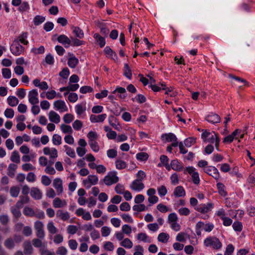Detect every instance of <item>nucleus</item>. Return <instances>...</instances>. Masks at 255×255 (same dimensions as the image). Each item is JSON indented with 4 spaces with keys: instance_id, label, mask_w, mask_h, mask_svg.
Returning a JSON list of instances; mask_svg holds the SVG:
<instances>
[{
    "instance_id": "36",
    "label": "nucleus",
    "mask_w": 255,
    "mask_h": 255,
    "mask_svg": "<svg viewBox=\"0 0 255 255\" xmlns=\"http://www.w3.org/2000/svg\"><path fill=\"white\" fill-rule=\"evenodd\" d=\"M120 245L126 249H130L133 247V243L129 239L126 238L120 242Z\"/></svg>"
},
{
    "instance_id": "47",
    "label": "nucleus",
    "mask_w": 255,
    "mask_h": 255,
    "mask_svg": "<svg viewBox=\"0 0 255 255\" xmlns=\"http://www.w3.org/2000/svg\"><path fill=\"white\" fill-rule=\"evenodd\" d=\"M124 75L128 79H131L132 77V73L131 70L127 64H125L124 69Z\"/></svg>"
},
{
    "instance_id": "29",
    "label": "nucleus",
    "mask_w": 255,
    "mask_h": 255,
    "mask_svg": "<svg viewBox=\"0 0 255 255\" xmlns=\"http://www.w3.org/2000/svg\"><path fill=\"white\" fill-rule=\"evenodd\" d=\"M56 216L64 221H67L70 218L69 213L61 210H59L57 211Z\"/></svg>"
},
{
    "instance_id": "34",
    "label": "nucleus",
    "mask_w": 255,
    "mask_h": 255,
    "mask_svg": "<svg viewBox=\"0 0 255 255\" xmlns=\"http://www.w3.org/2000/svg\"><path fill=\"white\" fill-rule=\"evenodd\" d=\"M104 52L108 57L111 58L115 61L118 60V56L117 54L114 52L109 47H106L104 49Z\"/></svg>"
},
{
    "instance_id": "57",
    "label": "nucleus",
    "mask_w": 255,
    "mask_h": 255,
    "mask_svg": "<svg viewBox=\"0 0 255 255\" xmlns=\"http://www.w3.org/2000/svg\"><path fill=\"white\" fill-rule=\"evenodd\" d=\"M122 231L125 234L130 236L132 232L131 227L128 225L125 224L122 227Z\"/></svg>"
},
{
    "instance_id": "16",
    "label": "nucleus",
    "mask_w": 255,
    "mask_h": 255,
    "mask_svg": "<svg viewBox=\"0 0 255 255\" xmlns=\"http://www.w3.org/2000/svg\"><path fill=\"white\" fill-rule=\"evenodd\" d=\"M54 108L59 112H65L68 111V107L64 101L59 100L53 103Z\"/></svg>"
},
{
    "instance_id": "21",
    "label": "nucleus",
    "mask_w": 255,
    "mask_h": 255,
    "mask_svg": "<svg viewBox=\"0 0 255 255\" xmlns=\"http://www.w3.org/2000/svg\"><path fill=\"white\" fill-rule=\"evenodd\" d=\"M106 114H103L99 115H91L90 117V120L91 123H102L107 118Z\"/></svg>"
},
{
    "instance_id": "28",
    "label": "nucleus",
    "mask_w": 255,
    "mask_h": 255,
    "mask_svg": "<svg viewBox=\"0 0 255 255\" xmlns=\"http://www.w3.org/2000/svg\"><path fill=\"white\" fill-rule=\"evenodd\" d=\"M206 120L209 123L215 124L219 123L220 118L218 115L212 113L206 117Z\"/></svg>"
},
{
    "instance_id": "10",
    "label": "nucleus",
    "mask_w": 255,
    "mask_h": 255,
    "mask_svg": "<svg viewBox=\"0 0 255 255\" xmlns=\"http://www.w3.org/2000/svg\"><path fill=\"white\" fill-rule=\"evenodd\" d=\"M214 208V204L209 202L207 204H201L196 207L195 209L202 214H206L211 211Z\"/></svg>"
},
{
    "instance_id": "30",
    "label": "nucleus",
    "mask_w": 255,
    "mask_h": 255,
    "mask_svg": "<svg viewBox=\"0 0 255 255\" xmlns=\"http://www.w3.org/2000/svg\"><path fill=\"white\" fill-rule=\"evenodd\" d=\"M67 205L65 200H61L59 198H56L53 201V207L55 208H62Z\"/></svg>"
},
{
    "instance_id": "64",
    "label": "nucleus",
    "mask_w": 255,
    "mask_h": 255,
    "mask_svg": "<svg viewBox=\"0 0 255 255\" xmlns=\"http://www.w3.org/2000/svg\"><path fill=\"white\" fill-rule=\"evenodd\" d=\"M235 250V248L232 244H229L226 248L224 255H232Z\"/></svg>"
},
{
    "instance_id": "14",
    "label": "nucleus",
    "mask_w": 255,
    "mask_h": 255,
    "mask_svg": "<svg viewBox=\"0 0 255 255\" xmlns=\"http://www.w3.org/2000/svg\"><path fill=\"white\" fill-rule=\"evenodd\" d=\"M204 171L208 175L212 176L216 180L220 177L219 172L218 169L214 166H208L204 168Z\"/></svg>"
},
{
    "instance_id": "53",
    "label": "nucleus",
    "mask_w": 255,
    "mask_h": 255,
    "mask_svg": "<svg viewBox=\"0 0 255 255\" xmlns=\"http://www.w3.org/2000/svg\"><path fill=\"white\" fill-rule=\"evenodd\" d=\"M89 145L92 150L95 152H98L100 150V146L97 140L89 142Z\"/></svg>"
},
{
    "instance_id": "38",
    "label": "nucleus",
    "mask_w": 255,
    "mask_h": 255,
    "mask_svg": "<svg viewBox=\"0 0 255 255\" xmlns=\"http://www.w3.org/2000/svg\"><path fill=\"white\" fill-rule=\"evenodd\" d=\"M169 238L170 236L168 234L166 233H161L158 235L157 240L159 242L166 243L168 241Z\"/></svg>"
},
{
    "instance_id": "63",
    "label": "nucleus",
    "mask_w": 255,
    "mask_h": 255,
    "mask_svg": "<svg viewBox=\"0 0 255 255\" xmlns=\"http://www.w3.org/2000/svg\"><path fill=\"white\" fill-rule=\"evenodd\" d=\"M73 32L75 35L79 38H82L84 37L83 30L78 27H75L74 28Z\"/></svg>"
},
{
    "instance_id": "11",
    "label": "nucleus",
    "mask_w": 255,
    "mask_h": 255,
    "mask_svg": "<svg viewBox=\"0 0 255 255\" xmlns=\"http://www.w3.org/2000/svg\"><path fill=\"white\" fill-rule=\"evenodd\" d=\"M34 228L36 231V236L40 239H44L45 233L44 231V225L41 221H36L34 224Z\"/></svg>"
},
{
    "instance_id": "45",
    "label": "nucleus",
    "mask_w": 255,
    "mask_h": 255,
    "mask_svg": "<svg viewBox=\"0 0 255 255\" xmlns=\"http://www.w3.org/2000/svg\"><path fill=\"white\" fill-rule=\"evenodd\" d=\"M8 105L11 107L16 106L19 103L18 99L14 96H9L7 99Z\"/></svg>"
},
{
    "instance_id": "39",
    "label": "nucleus",
    "mask_w": 255,
    "mask_h": 255,
    "mask_svg": "<svg viewBox=\"0 0 255 255\" xmlns=\"http://www.w3.org/2000/svg\"><path fill=\"white\" fill-rule=\"evenodd\" d=\"M94 38L99 43L101 47H104L106 44V41L104 37H102L99 34L95 33L93 35Z\"/></svg>"
},
{
    "instance_id": "37",
    "label": "nucleus",
    "mask_w": 255,
    "mask_h": 255,
    "mask_svg": "<svg viewBox=\"0 0 255 255\" xmlns=\"http://www.w3.org/2000/svg\"><path fill=\"white\" fill-rule=\"evenodd\" d=\"M27 32H22L21 33L16 39L14 40L18 41V43L20 42L23 45H27L28 43V41L27 40Z\"/></svg>"
},
{
    "instance_id": "61",
    "label": "nucleus",
    "mask_w": 255,
    "mask_h": 255,
    "mask_svg": "<svg viewBox=\"0 0 255 255\" xmlns=\"http://www.w3.org/2000/svg\"><path fill=\"white\" fill-rule=\"evenodd\" d=\"M31 52L34 54H42L45 52V48L43 46H40L38 48L33 47L31 49Z\"/></svg>"
},
{
    "instance_id": "62",
    "label": "nucleus",
    "mask_w": 255,
    "mask_h": 255,
    "mask_svg": "<svg viewBox=\"0 0 255 255\" xmlns=\"http://www.w3.org/2000/svg\"><path fill=\"white\" fill-rule=\"evenodd\" d=\"M215 216H217V217H219L221 220H222L223 218L226 217V212L225 210L221 208L216 211L215 213Z\"/></svg>"
},
{
    "instance_id": "1",
    "label": "nucleus",
    "mask_w": 255,
    "mask_h": 255,
    "mask_svg": "<svg viewBox=\"0 0 255 255\" xmlns=\"http://www.w3.org/2000/svg\"><path fill=\"white\" fill-rule=\"evenodd\" d=\"M201 138L204 142L214 144L217 150H219L220 139L218 135L213 131L205 130L201 134Z\"/></svg>"
},
{
    "instance_id": "6",
    "label": "nucleus",
    "mask_w": 255,
    "mask_h": 255,
    "mask_svg": "<svg viewBox=\"0 0 255 255\" xmlns=\"http://www.w3.org/2000/svg\"><path fill=\"white\" fill-rule=\"evenodd\" d=\"M186 172L189 173L192 177L193 182L195 184H198L200 183V177L199 173L196 171V169L193 166H188L186 168L184 173L185 174Z\"/></svg>"
},
{
    "instance_id": "50",
    "label": "nucleus",
    "mask_w": 255,
    "mask_h": 255,
    "mask_svg": "<svg viewBox=\"0 0 255 255\" xmlns=\"http://www.w3.org/2000/svg\"><path fill=\"white\" fill-rule=\"evenodd\" d=\"M64 148H65L66 153L67 155L69 156L72 158H74L76 156L75 152L74 150L71 147L68 146V145H65L64 146Z\"/></svg>"
},
{
    "instance_id": "9",
    "label": "nucleus",
    "mask_w": 255,
    "mask_h": 255,
    "mask_svg": "<svg viewBox=\"0 0 255 255\" xmlns=\"http://www.w3.org/2000/svg\"><path fill=\"white\" fill-rule=\"evenodd\" d=\"M99 178L97 175H89L87 178L83 181V185L87 188H90L92 185L97 184Z\"/></svg>"
},
{
    "instance_id": "55",
    "label": "nucleus",
    "mask_w": 255,
    "mask_h": 255,
    "mask_svg": "<svg viewBox=\"0 0 255 255\" xmlns=\"http://www.w3.org/2000/svg\"><path fill=\"white\" fill-rule=\"evenodd\" d=\"M177 212L180 215L185 216H187L189 215V214L191 213L189 209H188V208H186V207L180 208L178 210Z\"/></svg>"
},
{
    "instance_id": "58",
    "label": "nucleus",
    "mask_w": 255,
    "mask_h": 255,
    "mask_svg": "<svg viewBox=\"0 0 255 255\" xmlns=\"http://www.w3.org/2000/svg\"><path fill=\"white\" fill-rule=\"evenodd\" d=\"M104 248L107 251H113L115 249V246L113 243L111 242H105L104 243Z\"/></svg>"
},
{
    "instance_id": "51",
    "label": "nucleus",
    "mask_w": 255,
    "mask_h": 255,
    "mask_svg": "<svg viewBox=\"0 0 255 255\" xmlns=\"http://www.w3.org/2000/svg\"><path fill=\"white\" fill-rule=\"evenodd\" d=\"M87 136L89 139V142L97 140V138H98V133L96 132L93 131H89Z\"/></svg>"
},
{
    "instance_id": "26",
    "label": "nucleus",
    "mask_w": 255,
    "mask_h": 255,
    "mask_svg": "<svg viewBox=\"0 0 255 255\" xmlns=\"http://www.w3.org/2000/svg\"><path fill=\"white\" fill-rule=\"evenodd\" d=\"M136 239L139 242L150 243L152 242L151 238L144 233H140L137 235Z\"/></svg>"
},
{
    "instance_id": "13",
    "label": "nucleus",
    "mask_w": 255,
    "mask_h": 255,
    "mask_svg": "<svg viewBox=\"0 0 255 255\" xmlns=\"http://www.w3.org/2000/svg\"><path fill=\"white\" fill-rule=\"evenodd\" d=\"M28 102L31 105H36L39 103L38 93L37 90L33 89L28 94Z\"/></svg>"
},
{
    "instance_id": "32",
    "label": "nucleus",
    "mask_w": 255,
    "mask_h": 255,
    "mask_svg": "<svg viewBox=\"0 0 255 255\" xmlns=\"http://www.w3.org/2000/svg\"><path fill=\"white\" fill-rule=\"evenodd\" d=\"M171 168L173 170H175L176 171H181L183 166L182 165V163L180 162L177 159H174L172 160L171 161Z\"/></svg>"
},
{
    "instance_id": "46",
    "label": "nucleus",
    "mask_w": 255,
    "mask_h": 255,
    "mask_svg": "<svg viewBox=\"0 0 255 255\" xmlns=\"http://www.w3.org/2000/svg\"><path fill=\"white\" fill-rule=\"evenodd\" d=\"M10 160L16 163L20 162V156L17 151L14 150L11 153Z\"/></svg>"
},
{
    "instance_id": "60",
    "label": "nucleus",
    "mask_w": 255,
    "mask_h": 255,
    "mask_svg": "<svg viewBox=\"0 0 255 255\" xmlns=\"http://www.w3.org/2000/svg\"><path fill=\"white\" fill-rule=\"evenodd\" d=\"M133 255H143L144 249L140 245H136L134 247Z\"/></svg>"
},
{
    "instance_id": "27",
    "label": "nucleus",
    "mask_w": 255,
    "mask_h": 255,
    "mask_svg": "<svg viewBox=\"0 0 255 255\" xmlns=\"http://www.w3.org/2000/svg\"><path fill=\"white\" fill-rule=\"evenodd\" d=\"M78 59L73 54H69L68 65L70 67L75 68L78 64Z\"/></svg>"
},
{
    "instance_id": "4",
    "label": "nucleus",
    "mask_w": 255,
    "mask_h": 255,
    "mask_svg": "<svg viewBox=\"0 0 255 255\" xmlns=\"http://www.w3.org/2000/svg\"><path fill=\"white\" fill-rule=\"evenodd\" d=\"M178 221V218L175 213H172L168 215L167 222L170 225V228L176 232L179 231L181 229V226Z\"/></svg>"
},
{
    "instance_id": "48",
    "label": "nucleus",
    "mask_w": 255,
    "mask_h": 255,
    "mask_svg": "<svg viewBox=\"0 0 255 255\" xmlns=\"http://www.w3.org/2000/svg\"><path fill=\"white\" fill-rule=\"evenodd\" d=\"M52 141L54 145H59L62 143V137L57 134H54L52 136Z\"/></svg>"
},
{
    "instance_id": "15",
    "label": "nucleus",
    "mask_w": 255,
    "mask_h": 255,
    "mask_svg": "<svg viewBox=\"0 0 255 255\" xmlns=\"http://www.w3.org/2000/svg\"><path fill=\"white\" fill-rule=\"evenodd\" d=\"M43 152L44 154L49 156L51 160L54 159L58 157V151L55 148L45 147L43 149Z\"/></svg>"
},
{
    "instance_id": "42",
    "label": "nucleus",
    "mask_w": 255,
    "mask_h": 255,
    "mask_svg": "<svg viewBox=\"0 0 255 255\" xmlns=\"http://www.w3.org/2000/svg\"><path fill=\"white\" fill-rule=\"evenodd\" d=\"M47 229L49 233L51 234H56L58 229L55 226L54 223L52 221H49L47 224Z\"/></svg>"
},
{
    "instance_id": "2",
    "label": "nucleus",
    "mask_w": 255,
    "mask_h": 255,
    "mask_svg": "<svg viewBox=\"0 0 255 255\" xmlns=\"http://www.w3.org/2000/svg\"><path fill=\"white\" fill-rule=\"evenodd\" d=\"M204 245L206 247L212 248L215 250H219L222 248V244L221 241L214 236L206 238L204 241Z\"/></svg>"
},
{
    "instance_id": "54",
    "label": "nucleus",
    "mask_w": 255,
    "mask_h": 255,
    "mask_svg": "<svg viewBox=\"0 0 255 255\" xmlns=\"http://www.w3.org/2000/svg\"><path fill=\"white\" fill-rule=\"evenodd\" d=\"M45 20V17L41 15H36L33 18V23L35 25H38L43 23Z\"/></svg>"
},
{
    "instance_id": "8",
    "label": "nucleus",
    "mask_w": 255,
    "mask_h": 255,
    "mask_svg": "<svg viewBox=\"0 0 255 255\" xmlns=\"http://www.w3.org/2000/svg\"><path fill=\"white\" fill-rule=\"evenodd\" d=\"M10 50L12 54L18 56L24 51V48L18 43V41L14 40L10 46Z\"/></svg>"
},
{
    "instance_id": "20",
    "label": "nucleus",
    "mask_w": 255,
    "mask_h": 255,
    "mask_svg": "<svg viewBox=\"0 0 255 255\" xmlns=\"http://www.w3.org/2000/svg\"><path fill=\"white\" fill-rule=\"evenodd\" d=\"M53 186L56 190L58 194H61L63 192V182L60 178H56L54 179L53 182Z\"/></svg>"
},
{
    "instance_id": "35",
    "label": "nucleus",
    "mask_w": 255,
    "mask_h": 255,
    "mask_svg": "<svg viewBox=\"0 0 255 255\" xmlns=\"http://www.w3.org/2000/svg\"><path fill=\"white\" fill-rule=\"evenodd\" d=\"M45 96L48 100H52L55 98H61L62 96L59 93H57L54 90H50L47 91L45 93Z\"/></svg>"
},
{
    "instance_id": "31",
    "label": "nucleus",
    "mask_w": 255,
    "mask_h": 255,
    "mask_svg": "<svg viewBox=\"0 0 255 255\" xmlns=\"http://www.w3.org/2000/svg\"><path fill=\"white\" fill-rule=\"evenodd\" d=\"M31 196L35 199L38 200L42 197V193L41 191L37 188L33 187L30 191Z\"/></svg>"
},
{
    "instance_id": "17",
    "label": "nucleus",
    "mask_w": 255,
    "mask_h": 255,
    "mask_svg": "<svg viewBox=\"0 0 255 255\" xmlns=\"http://www.w3.org/2000/svg\"><path fill=\"white\" fill-rule=\"evenodd\" d=\"M75 112L78 117L83 118L86 110V104L85 102L77 104L75 107Z\"/></svg>"
},
{
    "instance_id": "41",
    "label": "nucleus",
    "mask_w": 255,
    "mask_h": 255,
    "mask_svg": "<svg viewBox=\"0 0 255 255\" xmlns=\"http://www.w3.org/2000/svg\"><path fill=\"white\" fill-rule=\"evenodd\" d=\"M17 168V166L16 164L11 163L8 165V172L7 174L11 177H13L15 175L16 170Z\"/></svg>"
},
{
    "instance_id": "40",
    "label": "nucleus",
    "mask_w": 255,
    "mask_h": 255,
    "mask_svg": "<svg viewBox=\"0 0 255 255\" xmlns=\"http://www.w3.org/2000/svg\"><path fill=\"white\" fill-rule=\"evenodd\" d=\"M217 187L218 190L219 194L223 197H225L227 195V192L225 189V185L221 183H218L217 184Z\"/></svg>"
},
{
    "instance_id": "19",
    "label": "nucleus",
    "mask_w": 255,
    "mask_h": 255,
    "mask_svg": "<svg viewBox=\"0 0 255 255\" xmlns=\"http://www.w3.org/2000/svg\"><path fill=\"white\" fill-rule=\"evenodd\" d=\"M77 216L81 217L82 218L86 221H89L92 219V216L89 212L85 211L82 208L77 209L75 212Z\"/></svg>"
},
{
    "instance_id": "56",
    "label": "nucleus",
    "mask_w": 255,
    "mask_h": 255,
    "mask_svg": "<svg viewBox=\"0 0 255 255\" xmlns=\"http://www.w3.org/2000/svg\"><path fill=\"white\" fill-rule=\"evenodd\" d=\"M60 128L62 131L64 133L70 134L72 132V128L69 125L62 124Z\"/></svg>"
},
{
    "instance_id": "49",
    "label": "nucleus",
    "mask_w": 255,
    "mask_h": 255,
    "mask_svg": "<svg viewBox=\"0 0 255 255\" xmlns=\"http://www.w3.org/2000/svg\"><path fill=\"white\" fill-rule=\"evenodd\" d=\"M54 62V59L53 56L50 54H47L44 59V61L43 62V65H45V64L48 65H53Z\"/></svg>"
},
{
    "instance_id": "18",
    "label": "nucleus",
    "mask_w": 255,
    "mask_h": 255,
    "mask_svg": "<svg viewBox=\"0 0 255 255\" xmlns=\"http://www.w3.org/2000/svg\"><path fill=\"white\" fill-rule=\"evenodd\" d=\"M77 216L81 217L82 218L86 221H89L92 219V216L89 212L85 211L82 208L77 209L75 212Z\"/></svg>"
},
{
    "instance_id": "59",
    "label": "nucleus",
    "mask_w": 255,
    "mask_h": 255,
    "mask_svg": "<svg viewBox=\"0 0 255 255\" xmlns=\"http://www.w3.org/2000/svg\"><path fill=\"white\" fill-rule=\"evenodd\" d=\"M23 214L26 216L33 217L34 216L35 211L32 208L26 207L24 208Z\"/></svg>"
},
{
    "instance_id": "22",
    "label": "nucleus",
    "mask_w": 255,
    "mask_h": 255,
    "mask_svg": "<svg viewBox=\"0 0 255 255\" xmlns=\"http://www.w3.org/2000/svg\"><path fill=\"white\" fill-rule=\"evenodd\" d=\"M32 83L35 87H37L41 90H46L49 88L46 82L41 81L39 79H34Z\"/></svg>"
},
{
    "instance_id": "24",
    "label": "nucleus",
    "mask_w": 255,
    "mask_h": 255,
    "mask_svg": "<svg viewBox=\"0 0 255 255\" xmlns=\"http://www.w3.org/2000/svg\"><path fill=\"white\" fill-rule=\"evenodd\" d=\"M57 40L66 48L69 47L71 45V40L65 35L62 34L59 35L57 38Z\"/></svg>"
},
{
    "instance_id": "43",
    "label": "nucleus",
    "mask_w": 255,
    "mask_h": 255,
    "mask_svg": "<svg viewBox=\"0 0 255 255\" xmlns=\"http://www.w3.org/2000/svg\"><path fill=\"white\" fill-rule=\"evenodd\" d=\"M115 166L117 169L122 170L126 168L127 163L125 161L118 159L115 161Z\"/></svg>"
},
{
    "instance_id": "23",
    "label": "nucleus",
    "mask_w": 255,
    "mask_h": 255,
    "mask_svg": "<svg viewBox=\"0 0 255 255\" xmlns=\"http://www.w3.org/2000/svg\"><path fill=\"white\" fill-rule=\"evenodd\" d=\"M161 85L162 87V89L165 90V94L168 97L175 98L177 96V92L173 87H170L166 88L165 85L163 83H162Z\"/></svg>"
},
{
    "instance_id": "25",
    "label": "nucleus",
    "mask_w": 255,
    "mask_h": 255,
    "mask_svg": "<svg viewBox=\"0 0 255 255\" xmlns=\"http://www.w3.org/2000/svg\"><path fill=\"white\" fill-rule=\"evenodd\" d=\"M48 118L49 121L55 124H58L60 122V116L55 112L53 111H51L48 113Z\"/></svg>"
},
{
    "instance_id": "3",
    "label": "nucleus",
    "mask_w": 255,
    "mask_h": 255,
    "mask_svg": "<svg viewBox=\"0 0 255 255\" xmlns=\"http://www.w3.org/2000/svg\"><path fill=\"white\" fill-rule=\"evenodd\" d=\"M119 180V178L117 176V172L116 171L109 172L103 179L104 183L107 186L116 184Z\"/></svg>"
},
{
    "instance_id": "5",
    "label": "nucleus",
    "mask_w": 255,
    "mask_h": 255,
    "mask_svg": "<svg viewBox=\"0 0 255 255\" xmlns=\"http://www.w3.org/2000/svg\"><path fill=\"white\" fill-rule=\"evenodd\" d=\"M214 228L212 223L205 224L203 222H198L196 225V232L198 235H200L202 230L207 232H211Z\"/></svg>"
},
{
    "instance_id": "44",
    "label": "nucleus",
    "mask_w": 255,
    "mask_h": 255,
    "mask_svg": "<svg viewBox=\"0 0 255 255\" xmlns=\"http://www.w3.org/2000/svg\"><path fill=\"white\" fill-rule=\"evenodd\" d=\"M24 252L25 254H31L33 251V248L30 242H25L23 244Z\"/></svg>"
},
{
    "instance_id": "33",
    "label": "nucleus",
    "mask_w": 255,
    "mask_h": 255,
    "mask_svg": "<svg viewBox=\"0 0 255 255\" xmlns=\"http://www.w3.org/2000/svg\"><path fill=\"white\" fill-rule=\"evenodd\" d=\"M173 194L176 197H181L185 196L186 193L182 186H178L175 188Z\"/></svg>"
},
{
    "instance_id": "12",
    "label": "nucleus",
    "mask_w": 255,
    "mask_h": 255,
    "mask_svg": "<svg viewBox=\"0 0 255 255\" xmlns=\"http://www.w3.org/2000/svg\"><path fill=\"white\" fill-rule=\"evenodd\" d=\"M144 184L142 181L134 179L129 185L131 190L136 192L141 191L144 188Z\"/></svg>"
},
{
    "instance_id": "7",
    "label": "nucleus",
    "mask_w": 255,
    "mask_h": 255,
    "mask_svg": "<svg viewBox=\"0 0 255 255\" xmlns=\"http://www.w3.org/2000/svg\"><path fill=\"white\" fill-rule=\"evenodd\" d=\"M161 139L164 142H172V145L176 147L178 145L177 138L175 135L172 133L163 134L161 135Z\"/></svg>"
},
{
    "instance_id": "52",
    "label": "nucleus",
    "mask_w": 255,
    "mask_h": 255,
    "mask_svg": "<svg viewBox=\"0 0 255 255\" xmlns=\"http://www.w3.org/2000/svg\"><path fill=\"white\" fill-rule=\"evenodd\" d=\"M151 83L149 87L152 89V90L154 92H158L161 89H162V87L161 85V83H160L159 86V85L154 84L153 83H154L155 80L154 79H151Z\"/></svg>"
}]
</instances>
